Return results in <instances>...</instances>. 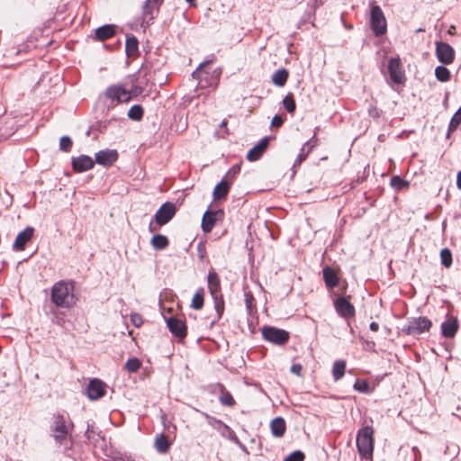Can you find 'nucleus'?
Listing matches in <instances>:
<instances>
[{"instance_id": "1", "label": "nucleus", "mask_w": 461, "mask_h": 461, "mask_svg": "<svg viewBox=\"0 0 461 461\" xmlns=\"http://www.w3.org/2000/svg\"><path fill=\"white\" fill-rule=\"evenodd\" d=\"M51 302L59 308L69 309L76 304L72 282L59 281L51 288Z\"/></svg>"}, {"instance_id": "2", "label": "nucleus", "mask_w": 461, "mask_h": 461, "mask_svg": "<svg viewBox=\"0 0 461 461\" xmlns=\"http://www.w3.org/2000/svg\"><path fill=\"white\" fill-rule=\"evenodd\" d=\"M73 429L74 423L68 413L57 412L53 414L50 430L56 443L61 445L67 437L71 434Z\"/></svg>"}, {"instance_id": "3", "label": "nucleus", "mask_w": 461, "mask_h": 461, "mask_svg": "<svg viewBox=\"0 0 461 461\" xmlns=\"http://www.w3.org/2000/svg\"><path fill=\"white\" fill-rule=\"evenodd\" d=\"M100 101H104L107 107H115L121 103H127L131 100V93H128V89L122 84H114L109 86L105 91L99 96Z\"/></svg>"}, {"instance_id": "4", "label": "nucleus", "mask_w": 461, "mask_h": 461, "mask_svg": "<svg viewBox=\"0 0 461 461\" xmlns=\"http://www.w3.org/2000/svg\"><path fill=\"white\" fill-rule=\"evenodd\" d=\"M374 441V430L372 427L366 426L358 430L357 435V447L362 457L368 458L372 456Z\"/></svg>"}, {"instance_id": "5", "label": "nucleus", "mask_w": 461, "mask_h": 461, "mask_svg": "<svg viewBox=\"0 0 461 461\" xmlns=\"http://www.w3.org/2000/svg\"><path fill=\"white\" fill-rule=\"evenodd\" d=\"M432 322L427 317H411L402 327V332L406 335L417 336L429 331Z\"/></svg>"}, {"instance_id": "6", "label": "nucleus", "mask_w": 461, "mask_h": 461, "mask_svg": "<svg viewBox=\"0 0 461 461\" xmlns=\"http://www.w3.org/2000/svg\"><path fill=\"white\" fill-rule=\"evenodd\" d=\"M370 26L375 36H382L386 33L387 22L384 12L379 5L371 6Z\"/></svg>"}, {"instance_id": "7", "label": "nucleus", "mask_w": 461, "mask_h": 461, "mask_svg": "<svg viewBox=\"0 0 461 461\" xmlns=\"http://www.w3.org/2000/svg\"><path fill=\"white\" fill-rule=\"evenodd\" d=\"M196 411L200 412L207 420V423L213 428L214 429L218 430L221 435L224 438H227L230 441H233L235 443L239 442V438L236 436L235 432L232 429H230L228 425L223 423L221 420L216 419L215 417H212L209 415L206 412L201 411L197 409H195Z\"/></svg>"}, {"instance_id": "8", "label": "nucleus", "mask_w": 461, "mask_h": 461, "mask_svg": "<svg viewBox=\"0 0 461 461\" xmlns=\"http://www.w3.org/2000/svg\"><path fill=\"white\" fill-rule=\"evenodd\" d=\"M262 337L265 340L270 343L282 346L288 341L290 334L288 331L282 329L272 326H265L262 329Z\"/></svg>"}, {"instance_id": "9", "label": "nucleus", "mask_w": 461, "mask_h": 461, "mask_svg": "<svg viewBox=\"0 0 461 461\" xmlns=\"http://www.w3.org/2000/svg\"><path fill=\"white\" fill-rule=\"evenodd\" d=\"M176 206L171 202L164 203L154 215L155 222L159 226L168 223L176 215Z\"/></svg>"}, {"instance_id": "10", "label": "nucleus", "mask_w": 461, "mask_h": 461, "mask_svg": "<svg viewBox=\"0 0 461 461\" xmlns=\"http://www.w3.org/2000/svg\"><path fill=\"white\" fill-rule=\"evenodd\" d=\"M436 55L441 63L448 65L454 61L455 50L448 43L437 41Z\"/></svg>"}, {"instance_id": "11", "label": "nucleus", "mask_w": 461, "mask_h": 461, "mask_svg": "<svg viewBox=\"0 0 461 461\" xmlns=\"http://www.w3.org/2000/svg\"><path fill=\"white\" fill-rule=\"evenodd\" d=\"M163 0H146L142 8L143 22L141 26H149V23L155 18L158 8Z\"/></svg>"}, {"instance_id": "12", "label": "nucleus", "mask_w": 461, "mask_h": 461, "mask_svg": "<svg viewBox=\"0 0 461 461\" xmlns=\"http://www.w3.org/2000/svg\"><path fill=\"white\" fill-rule=\"evenodd\" d=\"M118 157L119 154L116 149H102L95 153V163L107 167L112 166L118 159Z\"/></svg>"}, {"instance_id": "13", "label": "nucleus", "mask_w": 461, "mask_h": 461, "mask_svg": "<svg viewBox=\"0 0 461 461\" xmlns=\"http://www.w3.org/2000/svg\"><path fill=\"white\" fill-rule=\"evenodd\" d=\"M167 326L169 331L178 339H184L187 333L185 322L183 320L169 317L166 319Z\"/></svg>"}, {"instance_id": "14", "label": "nucleus", "mask_w": 461, "mask_h": 461, "mask_svg": "<svg viewBox=\"0 0 461 461\" xmlns=\"http://www.w3.org/2000/svg\"><path fill=\"white\" fill-rule=\"evenodd\" d=\"M334 306L338 314L343 318L355 316V308L353 304L345 297H339L334 302Z\"/></svg>"}, {"instance_id": "15", "label": "nucleus", "mask_w": 461, "mask_h": 461, "mask_svg": "<svg viewBox=\"0 0 461 461\" xmlns=\"http://www.w3.org/2000/svg\"><path fill=\"white\" fill-rule=\"evenodd\" d=\"M388 71L392 81L402 84L405 80L404 73L401 68V61L398 58H392L388 63Z\"/></svg>"}, {"instance_id": "16", "label": "nucleus", "mask_w": 461, "mask_h": 461, "mask_svg": "<svg viewBox=\"0 0 461 461\" xmlns=\"http://www.w3.org/2000/svg\"><path fill=\"white\" fill-rule=\"evenodd\" d=\"M105 388L106 384L104 382L97 378L92 379L86 387L87 396L91 400H97L104 396Z\"/></svg>"}, {"instance_id": "17", "label": "nucleus", "mask_w": 461, "mask_h": 461, "mask_svg": "<svg viewBox=\"0 0 461 461\" xmlns=\"http://www.w3.org/2000/svg\"><path fill=\"white\" fill-rule=\"evenodd\" d=\"M95 166V160L87 155H80L76 158H72V167L76 172H85Z\"/></svg>"}, {"instance_id": "18", "label": "nucleus", "mask_w": 461, "mask_h": 461, "mask_svg": "<svg viewBox=\"0 0 461 461\" xmlns=\"http://www.w3.org/2000/svg\"><path fill=\"white\" fill-rule=\"evenodd\" d=\"M269 142V138L265 137L259 140L247 154V159L249 161H257L266 151Z\"/></svg>"}, {"instance_id": "19", "label": "nucleus", "mask_w": 461, "mask_h": 461, "mask_svg": "<svg viewBox=\"0 0 461 461\" xmlns=\"http://www.w3.org/2000/svg\"><path fill=\"white\" fill-rule=\"evenodd\" d=\"M219 214H221V215L223 214L222 211L219 210L216 212H212V211L207 210L203 213V216L202 219V224H201V227H202V230L203 232L208 233L213 229L214 224L217 220V215H219Z\"/></svg>"}, {"instance_id": "20", "label": "nucleus", "mask_w": 461, "mask_h": 461, "mask_svg": "<svg viewBox=\"0 0 461 461\" xmlns=\"http://www.w3.org/2000/svg\"><path fill=\"white\" fill-rule=\"evenodd\" d=\"M458 330L457 319L447 316V320L441 324L442 336L447 339L453 338Z\"/></svg>"}, {"instance_id": "21", "label": "nucleus", "mask_w": 461, "mask_h": 461, "mask_svg": "<svg viewBox=\"0 0 461 461\" xmlns=\"http://www.w3.org/2000/svg\"><path fill=\"white\" fill-rule=\"evenodd\" d=\"M318 144V139L316 138V132L314 135L307 140L303 146L302 147L300 153L298 154L294 163V167L299 166L309 155V153L312 150V149Z\"/></svg>"}, {"instance_id": "22", "label": "nucleus", "mask_w": 461, "mask_h": 461, "mask_svg": "<svg viewBox=\"0 0 461 461\" xmlns=\"http://www.w3.org/2000/svg\"><path fill=\"white\" fill-rule=\"evenodd\" d=\"M33 232L34 229L32 227H27L19 232L14 240V249L23 250L26 243L32 239Z\"/></svg>"}, {"instance_id": "23", "label": "nucleus", "mask_w": 461, "mask_h": 461, "mask_svg": "<svg viewBox=\"0 0 461 461\" xmlns=\"http://www.w3.org/2000/svg\"><path fill=\"white\" fill-rule=\"evenodd\" d=\"M208 289L212 296L221 294V282L216 272L211 271L207 276Z\"/></svg>"}, {"instance_id": "24", "label": "nucleus", "mask_w": 461, "mask_h": 461, "mask_svg": "<svg viewBox=\"0 0 461 461\" xmlns=\"http://www.w3.org/2000/svg\"><path fill=\"white\" fill-rule=\"evenodd\" d=\"M115 33V26L105 24L95 30V38L99 41H105L112 38Z\"/></svg>"}, {"instance_id": "25", "label": "nucleus", "mask_w": 461, "mask_h": 461, "mask_svg": "<svg viewBox=\"0 0 461 461\" xmlns=\"http://www.w3.org/2000/svg\"><path fill=\"white\" fill-rule=\"evenodd\" d=\"M270 428L272 434L276 438H280L285 434V421L283 418L276 417L271 421Z\"/></svg>"}, {"instance_id": "26", "label": "nucleus", "mask_w": 461, "mask_h": 461, "mask_svg": "<svg viewBox=\"0 0 461 461\" xmlns=\"http://www.w3.org/2000/svg\"><path fill=\"white\" fill-rule=\"evenodd\" d=\"M323 279L324 282L329 288H334L339 284V277L336 275L335 271L330 267H326L323 268Z\"/></svg>"}, {"instance_id": "27", "label": "nucleus", "mask_w": 461, "mask_h": 461, "mask_svg": "<svg viewBox=\"0 0 461 461\" xmlns=\"http://www.w3.org/2000/svg\"><path fill=\"white\" fill-rule=\"evenodd\" d=\"M288 78V71L285 68H280L272 75V83L276 86H284Z\"/></svg>"}, {"instance_id": "28", "label": "nucleus", "mask_w": 461, "mask_h": 461, "mask_svg": "<svg viewBox=\"0 0 461 461\" xmlns=\"http://www.w3.org/2000/svg\"><path fill=\"white\" fill-rule=\"evenodd\" d=\"M150 244L155 250L165 249L168 244V239L162 234H156L151 238Z\"/></svg>"}, {"instance_id": "29", "label": "nucleus", "mask_w": 461, "mask_h": 461, "mask_svg": "<svg viewBox=\"0 0 461 461\" xmlns=\"http://www.w3.org/2000/svg\"><path fill=\"white\" fill-rule=\"evenodd\" d=\"M170 443L164 434H159L155 439V448L160 454H165L168 451Z\"/></svg>"}, {"instance_id": "30", "label": "nucleus", "mask_w": 461, "mask_h": 461, "mask_svg": "<svg viewBox=\"0 0 461 461\" xmlns=\"http://www.w3.org/2000/svg\"><path fill=\"white\" fill-rule=\"evenodd\" d=\"M229 191V184L227 181L222 179L214 188L213 190V198L214 200H220L224 198Z\"/></svg>"}, {"instance_id": "31", "label": "nucleus", "mask_w": 461, "mask_h": 461, "mask_svg": "<svg viewBox=\"0 0 461 461\" xmlns=\"http://www.w3.org/2000/svg\"><path fill=\"white\" fill-rule=\"evenodd\" d=\"M346 369V362L344 360H337L333 364L332 375L335 381H339L344 376Z\"/></svg>"}, {"instance_id": "32", "label": "nucleus", "mask_w": 461, "mask_h": 461, "mask_svg": "<svg viewBox=\"0 0 461 461\" xmlns=\"http://www.w3.org/2000/svg\"><path fill=\"white\" fill-rule=\"evenodd\" d=\"M85 436L88 440L92 441L94 444H97L99 439L104 440V438L100 435V431L97 430L96 428H95L94 424H87Z\"/></svg>"}, {"instance_id": "33", "label": "nucleus", "mask_w": 461, "mask_h": 461, "mask_svg": "<svg viewBox=\"0 0 461 461\" xmlns=\"http://www.w3.org/2000/svg\"><path fill=\"white\" fill-rule=\"evenodd\" d=\"M139 41L135 36L127 37L125 51L127 56H133L138 52Z\"/></svg>"}, {"instance_id": "34", "label": "nucleus", "mask_w": 461, "mask_h": 461, "mask_svg": "<svg viewBox=\"0 0 461 461\" xmlns=\"http://www.w3.org/2000/svg\"><path fill=\"white\" fill-rule=\"evenodd\" d=\"M203 288L200 287L197 289L193 296L191 307L194 310H201L203 306Z\"/></svg>"}, {"instance_id": "35", "label": "nucleus", "mask_w": 461, "mask_h": 461, "mask_svg": "<svg viewBox=\"0 0 461 461\" xmlns=\"http://www.w3.org/2000/svg\"><path fill=\"white\" fill-rule=\"evenodd\" d=\"M461 123V107L452 116L447 129V138L449 137L450 133L457 129Z\"/></svg>"}, {"instance_id": "36", "label": "nucleus", "mask_w": 461, "mask_h": 461, "mask_svg": "<svg viewBox=\"0 0 461 461\" xmlns=\"http://www.w3.org/2000/svg\"><path fill=\"white\" fill-rule=\"evenodd\" d=\"M143 108L140 104H134L132 105L129 112H128V117L133 121H140L143 117Z\"/></svg>"}, {"instance_id": "37", "label": "nucleus", "mask_w": 461, "mask_h": 461, "mask_svg": "<svg viewBox=\"0 0 461 461\" xmlns=\"http://www.w3.org/2000/svg\"><path fill=\"white\" fill-rule=\"evenodd\" d=\"M435 77L440 82H447L450 78V72L446 67L438 66L435 68Z\"/></svg>"}, {"instance_id": "38", "label": "nucleus", "mask_w": 461, "mask_h": 461, "mask_svg": "<svg viewBox=\"0 0 461 461\" xmlns=\"http://www.w3.org/2000/svg\"><path fill=\"white\" fill-rule=\"evenodd\" d=\"M214 303V308L217 313V320H220L224 310V301L221 294L212 296Z\"/></svg>"}, {"instance_id": "39", "label": "nucleus", "mask_w": 461, "mask_h": 461, "mask_svg": "<svg viewBox=\"0 0 461 461\" xmlns=\"http://www.w3.org/2000/svg\"><path fill=\"white\" fill-rule=\"evenodd\" d=\"M440 259H441V264L445 267H447V268L450 267L452 265V253H451L450 249H443L440 251Z\"/></svg>"}, {"instance_id": "40", "label": "nucleus", "mask_w": 461, "mask_h": 461, "mask_svg": "<svg viewBox=\"0 0 461 461\" xmlns=\"http://www.w3.org/2000/svg\"><path fill=\"white\" fill-rule=\"evenodd\" d=\"M283 105L285 109L289 113H293L295 111L296 104L292 96V95L288 94L284 99H283Z\"/></svg>"}, {"instance_id": "41", "label": "nucleus", "mask_w": 461, "mask_h": 461, "mask_svg": "<svg viewBox=\"0 0 461 461\" xmlns=\"http://www.w3.org/2000/svg\"><path fill=\"white\" fill-rule=\"evenodd\" d=\"M140 361L138 358L132 357L125 363V369L130 373H134L140 369Z\"/></svg>"}, {"instance_id": "42", "label": "nucleus", "mask_w": 461, "mask_h": 461, "mask_svg": "<svg viewBox=\"0 0 461 461\" xmlns=\"http://www.w3.org/2000/svg\"><path fill=\"white\" fill-rule=\"evenodd\" d=\"M391 185L395 189L401 190L408 187L409 183L400 176H395L391 178Z\"/></svg>"}, {"instance_id": "43", "label": "nucleus", "mask_w": 461, "mask_h": 461, "mask_svg": "<svg viewBox=\"0 0 461 461\" xmlns=\"http://www.w3.org/2000/svg\"><path fill=\"white\" fill-rule=\"evenodd\" d=\"M219 401L224 406L231 407L235 404V401L229 392L222 393L220 396Z\"/></svg>"}, {"instance_id": "44", "label": "nucleus", "mask_w": 461, "mask_h": 461, "mask_svg": "<svg viewBox=\"0 0 461 461\" xmlns=\"http://www.w3.org/2000/svg\"><path fill=\"white\" fill-rule=\"evenodd\" d=\"M72 147V140L68 136H63L59 140V149L63 151H69Z\"/></svg>"}, {"instance_id": "45", "label": "nucleus", "mask_w": 461, "mask_h": 461, "mask_svg": "<svg viewBox=\"0 0 461 461\" xmlns=\"http://www.w3.org/2000/svg\"><path fill=\"white\" fill-rule=\"evenodd\" d=\"M354 389L359 393H366L369 391V384L365 380H357L354 384Z\"/></svg>"}, {"instance_id": "46", "label": "nucleus", "mask_w": 461, "mask_h": 461, "mask_svg": "<svg viewBox=\"0 0 461 461\" xmlns=\"http://www.w3.org/2000/svg\"><path fill=\"white\" fill-rule=\"evenodd\" d=\"M303 459L304 454L300 450H296L286 456L284 461H303Z\"/></svg>"}, {"instance_id": "47", "label": "nucleus", "mask_w": 461, "mask_h": 461, "mask_svg": "<svg viewBox=\"0 0 461 461\" xmlns=\"http://www.w3.org/2000/svg\"><path fill=\"white\" fill-rule=\"evenodd\" d=\"M131 321L135 327H140L143 323L142 317L138 313L131 314Z\"/></svg>"}, {"instance_id": "48", "label": "nucleus", "mask_w": 461, "mask_h": 461, "mask_svg": "<svg viewBox=\"0 0 461 461\" xmlns=\"http://www.w3.org/2000/svg\"><path fill=\"white\" fill-rule=\"evenodd\" d=\"M284 119L280 115H275L271 121V126L280 127L283 124Z\"/></svg>"}, {"instance_id": "49", "label": "nucleus", "mask_w": 461, "mask_h": 461, "mask_svg": "<svg viewBox=\"0 0 461 461\" xmlns=\"http://www.w3.org/2000/svg\"><path fill=\"white\" fill-rule=\"evenodd\" d=\"M302 369H303L302 365H301V364L296 363V364H293V365H292V366H291V368H290V371H291L293 374H294V375H298V376H301V375H302V374H301Z\"/></svg>"}, {"instance_id": "50", "label": "nucleus", "mask_w": 461, "mask_h": 461, "mask_svg": "<svg viewBox=\"0 0 461 461\" xmlns=\"http://www.w3.org/2000/svg\"><path fill=\"white\" fill-rule=\"evenodd\" d=\"M142 92H143V88L140 86H132V88L131 90H128V93H131V99L133 96H137V95H140Z\"/></svg>"}, {"instance_id": "51", "label": "nucleus", "mask_w": 461, "mask_h": 461, "mask_svg": "<svg viewBox=\"0 0 461 461\" xmlns=\"http://www.w3.org/2000/svg\"><path fill=\"white\" fill-rule=\"evenodd\" d=\"M240 172V165H234L227 173V176L234 177L236 175H238Z\"/></svg>"}, {"instance_id": "52", "label": "nucleus", "mask_w": 461, "mask_h": 461, "mask_svg": "<svg viewBox=\"0 0 461 461\" xmlns=\"http://www.w3.org/2000/svg\"><path fill=\"white\" fill-rule=\"evenodd\" d=\"M368 114L373 118H378L380 116V111L374 105H371L368 109Z\"/></svg>"}, {"instance_id": "53", "label": "nucleus", "mask_w": 461, "mask_h": 461, "mask_svg": "<svg viewBox=\"0 0 461 461\" xmlns=\"http://www.w3.org/2000/svg\"><path fill=\"white\" fill-rule=\"evenodd\" d=\"M210 62H211V61H204L203 63H201V64L199 65L198 68H197L195 71H194V72H193L192 77H193L194 78L198 79V78H199V72H198V70H199L203 66H204L205 64H208V63H210Z\"/></svg>"}, {"instance_id": "54", "label": "nucleus", "mask_w": 461, "mask_h": 461, "mask_svg": "<svg viewBox=\"0 0 461 461\" xmlns=\"http://www.w3.org/2000/svg\"><path fill=\"white\" fill-rule=\"evenodd\" d=\"M369 329L372 330V331H377L378 329H379V325L377 322H371L370 325H369Z\"/></svg>"}, {"instance_id": "55", "label": "nucleus", "mask_w": 461, "mask_h": 461, "mask_svg": "<svg viewBox=\"0 0 461 461\" xmlns=\"http://www.w3.org/2000/svg\"><path fill=\"white\" fill-rule=\"evenodd\" d=\"M456 186L461 190V171H459L456 176Z\"/></svg>"}, {"instance_id": "56", "label": "nucleus", "mask_w": 461, "mask_h": 461, "mask_svg": "<svg viewBox=\"0 0 461 461\" xmlns=\"http://www.w3.org/2000/svg\"><path fill=\"white\" fill-rule=\"evenodd\" d=\"M164 77H165V75L163 74L161 80L158 82L159 85L165 84V78Z\"/></svg>"}, {"instance_id": "57", "label": "nucleus", "mask_w": 461, "mask_h": 461, "mask_svg": "<svg viewBox=\"0 0 461 461\" xmlns=\"http://www.w3.org/2000/svg\"><path fill=\"white\" fill-rule=\"evenodd\" d=\"M248 309H250V302L249 299L246 300Z\"/></svg>"}, {"instance_id": "58", "label": "nucleus", "mask_w": 461, "mask_h": 461, "mask_svg": "<svg viewBox=\"0 0 461 461\" xmlns=\"http://www.w3.org/2000/svg\"><path fill=\"white\" fill-rule=\"evenodd\" d=\"M187 3H189L191 5H194L195 0H185Z\"/></svg>"}, {"instance_id": "59", "label": "nucleus", "mask_w": 461, "mask_h": 461, "mask_svg": "<svg viewBox=\"0 0 461 461\" xmlns=\"http://www.w3.org/2000/svg\"><path fill=\"white\" fill-rule=\"evenodd\" d=\"M227 125V122L226 121H222L221 123V126L223 127V126H226Z\"/></svg>"}, {"instance_id": "60", "label": "nucleus", "mask_w": 461, "mask_h": 461, "mask_svg": "<svg viewBox=\"0 0 461 461\" xmlns=\"http://www.w3.org/2000/svg\"><path fill=\"white\" fill-rule=\"evenodd\" d=\"M149 230L154 231L155 230L152 228V221L149 223Z\"/></svg>"}]
</instances>
